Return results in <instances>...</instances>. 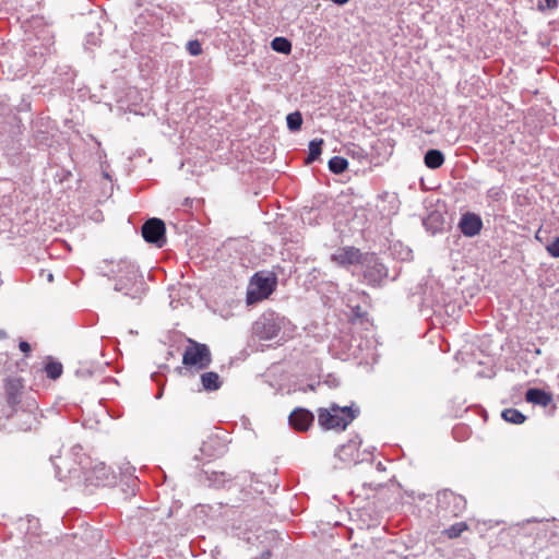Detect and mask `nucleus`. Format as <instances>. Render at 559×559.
Listing matches in <instances>:
<instances>
[{
	"instance_id": "1",
	"label": "nucleus",
	"mask_w": 559,
	"mask_h": 559,
	"mask_svg": "<svg viewBox=\"0 0 559 559\" xmlns=\"http://www.w3.org/2000/svg\"><path fill=\"white\" fill-rule=\"evenodd\" d=\"M187 343L182 353L181 366L174 368L173 372L190 381L198 378L199 384H222L219 373L207 370L212 364L209 345L193 338H188Z\"/></svg>"
},
{
	"instance_id": "2",
	"label": "nucleus",
	"mask_w": 559,
	"mask_h": 559,
	"mask_svg": "<svg viewBox=\"0 0 559 559\" xmlns=\"http://www.w3.org/2000/svg\"><path fill=\"white\" fill-rule=\"evenodd\" d=\"M109 272L112 274L116 292L132 299H141L145 295L147 285L143 273L134 262L120 260L117 263H111Z\"/></svg>"
},
{
	"instance_id": "3",
	"label": "nucleus",
	"mask_w": 559,
	"mask_h": 559,
	"mask_svg": "<svg viewBox=\"0 0 559 559\" xmlns=\"http://www.w3.org/2000/svg\"><path fill=\"white\" fill-rule=\"evenodd\" d=\"M359 281L371 287L382 288L388 281H396L399 273L390 277V269L384 259L374 252H365L362 262L357 271H354Z\"/></svg>"
},
{
	"instance_id": "4",
	"label": "nucleus",
	"mask_w": 559,
	"mask_h": 559,
	"mask_svg": "<svg viewBox=\"0 0 559 559\" xmlns=\"http://www.w3.org/2000/svg\"><path fill=\"white\" fill-rule=\"evenodd\" d=\"M278 285L277 274L269 270L254 272L248 283L246 293L247 306L257 305L270 298Z\"/></svg>"
},
{
	"instance_id": "5",
	"label": "nucleus",
	"mask_w": 559,
	"mask_h": 559,
	"mask_svg": "<svg viewBox=\"0 0 559 559\" xmlns=\"http://www.w3.org/2000/svg\"><path fill=\"white\" fill-rule=\"evenodd\" d=\"M318 424L324 430H344L357 417L359 408L352 406L341 407L331 404L329 407L318 409Z\"/></svg>"
},
{
	"instance_id": "6",
	"label": "nucleus",
	"mask_w": 559,
	"mask_h": 559,
	"mask_svg": "<svg viewBox=\"0 0 559 559\" xmlns=\"http://www.w3.org/2000/svg\"><path fill=\"white\" fill-rule=\"evenodd\" d=\"M290 321L280 313L267 310L263 312L253 323L252 332L263 341H271L280 336L281 332L285 334L286 328Z\"/></svg>"
},
{
	"instance_id": "7",
	"label": "nucleus",
	"mask_w": 559,
	"mask_h": 559,
	"mask_svg": "<svg viewBox=\"0 0 559 559\" xmlns=\"http://www.w3.org/2000/svg\"><path fill=\"white\" fill-rule=\"evenodd\" d=\"M423 302L430 307L435 314L441 316L449 313V308L455 311L456 305L452 302L450 296L443 290L442 285L435 283L424 292Z\"/></svg>"
},
{
	"instance_id": "8",
	"label": "nucleus",
	"mask_w": 559,
	"mask_h": 559,
	"mask_svg": "<svg viewBox=\"0 0 559 559\" xmlns=\"http://www.w3.org/2000/svg\"><path fill=\"white\" fill-rule=\"evenodd\" d=\"M107 367V364L104 366L95 362H83L79 365L74 373L78 381H92L97 384H119L116 378L105 374Z\"/></svg>"
},
{
	"instance_id": "9",
	"label": "nucleus",
	"mask_w": 559,
	"mask_h": 559,
	"mask_svg": "<svg viewBox=\"0 0 559 559\" xmlns=\"http://www.w3.org/2000/svg\"><path fill=\"white\" fill-rule=\"evenodd\" d=\"M362 441L359 437L350 439L347 443L341 445L336 455L347 464H357L359 462L371 461L372 451L369 448L360 449Z\"/></svg>"
},
{
	"instance_id": "10",
	"label": "nucleus",
	"mask_w": 559,
	"mask_h": 559,
	"mask_svg": "<svg viewBox=\"0 0 559 559\" xmlns=\"http://www.w3.org/2000/svg\"><path fill=\"white\" fill-rule=\"evenodd\" d=\"M141 235L147 243L156 248L164 247L167 241L165 222L158 217L146 219L141 227Z\"/></svg>"
},
{
	"instance_id": "11",
	"label": "nucleus",
	"mask_w": 559,
	"mask_h": 559,
	"mask_svg": "<svg viewBox=\"0 0 559 559\" xmlns=\"http://www.w3.org/2000/svg\"><path fill=\"white\" fill-rule=\"evenodd\" d=\"M364 257L365 252H361L360 249L353 246H346L340 248L335 253H333L331 260L342 267L354 265L356 267L355 271H357Z\"/></svg>"
},
{
	"instance_id": "12",
	"label": "nucleus",
	"mask_w": 559,
	"mask_h": 559,
	"mask_svg": "<svg viewBox=\"0 0 559 559\" xmlns=\"http://www.w3.org/2000/svg\"><path fill=\"white\" fill-rule=\"evenodd\" d=\"M484 222L478 213L466 211L461 214L457 228L464 237L473 238L480 234Z\"/></svg>"
},
{
	"instance_id": "13",
	"label": "nucleus",
	"mask_w": 559,
	"mask_h": 559,
	"mask_svg": "<svg viewBox=\"0 0 559 559\" xmlns=\"http://www.w3.org/2000/svg\"><path fill=\"white\" fill-rule=\"evenodd\" d=\"M445 211L439 209L431 210L426 217L423 218V226L432 236L445 231Z\"/></svg>"
},
{
	"instance_id": "14",
	"label": "nucleus",
	"mask_w": 559,
	"mask_h": 559,
	"mask_svg": "<svg viewBox=\"0 0 559 559\" xmlns=\"http://www.w3.org/2000/svg\"><path fill=\"white\" fill-rule=\"evenodd\" d=\"M49 120L40 118L33 126V141L37 147H49L52 142V134L48 130Z\"/></svg>"
},
{
	"instance_id": "15",
	"label": "nucleus",
	"mask_w": 559,
	"mask_h": 559,
	"mask_svg": "<svg viewBox=\"0 0 559 559\" xmlns=\"http://www.w3.org/2000/svg\"><path fill=\"white\" fill-rule=\"evenodd\" d=\"M313 421V415L307 409H295L289 416L290 425L299 431H306Z\"/></svg>"
},
{
	"instance_id": "16",
	"label": "nucleus",
	"mask_w": 559,
	"mask_h": 559,
	"mask_svg": "<svg viewBox=\"0 0 559 559\" xmlns=\"http://www.w3.org/2000/svg\"><path fill=\"white\" fill-rule=\"evenodd\" d=\"M43 371L51 381H57L63 373V365L53 356H46L43 361Z\"/></svg>"
},
{
	"instance_id": "17",
	"label": "nucleus",
	"mask_w": 559,
	"mask_h": 559,
	"mask_svg": "<svg viewBox=\"0 0 559 559\" xmlns=\"http://www.w3.org/2000/svg\"><path fill=\"white\" fill-rule=\"evenodd\" d=\"M324 140L321 138H314L308 143V153L305 157L304 163L306 165H311L316 162L321 160V155L323 151Z\"/></svg>"
},
{
	"instance_id": "18",
	"label": "nucleus",
	"mask_w": 559,
	"mask_h": 559,
	"mask_svg": "<svg viewBox=\"0 0 559 559\" xmlns=\"http://www.w3.org/2000/svg\"><path fill=\"white\" fill-rule=\"evenodd\" d=\"M445 160L443 152L439 148H428L424 154V164L431 170L439 169Z\"/></svg>"
},
{
	"instance_id": "19",
	"label": "nucleus",
	"mask_w": 559,
	"mask_h": 559,
	"mask_svg": "<svg viewBox=\"0 0 559 559\" xmlns=\"http://www.w3.org/2000/svg\"><path fill=\"white\" fill-rule=\"evenodd\" d=\"M346 155L350 156L353 159H356L361 166L370 165L371 163L368 153L358 144L353 143L347 146Z\"/></svg>"
},
{
	"instance_id": "20",
	"label": "nucleus",
	"mask_w": 559,
	"mask_h": 559,
	"mask_svg": "<svg viewBox=\"0 0 559 559\" xmlns=\"http://www.w3.org/2000/svg\"><path fill=\"white\" fill-rule=\"evenodd\" d=\"M526 401L542 406H547L551 402V395L540 389H531L526 393Z\"/></svg>"
},
{
	"instance_id": "21",
	"label": "nucleus",
	"mask_w": 559,
	"mask_h": 559,
	"mask_svg": "<svg viewBox=\"0 0 559 559\" xmlns=\"http://www.w3.org/2000/svg\"><path fill=\"white\" fill-rule=\"evenodd\" d=\"M270 47L275 52L289 55L292 52L293 45L290 39L287 37L276 36L271 40Z\"/></svg>"
},
{
	"instance_id": "22",
	"label": "nucleus",
	"mask_w": 559,
	"mask_h": 559,
	"mask_svg": "<svg viewBox=\"0 0 559 559\" xmlns=\"http://www.w3.org/2000/svg\"><path fill=\"white\" fill-rule=\"evenodd\" d=\"M348 166L349 163L347 158L338 155L331 157L328 162V168L334 175H342L347 170Z\"/></svg>"
},
{
	"instance_id": "23",
	"label": "nucleus",
	"mask_w": 559,
	"mask_h": 559,
	"mask_svg": "<svg viewBox=\"0 0 559 559\" xmlns=\"http://www.w3.org/2000/svg\"><path fill=\"white\" fill-rule=\"evenodd\" d=\"M302 122H304V118L299 110L289 112L286 116L287 129L293 133L299 132L301 130Z\"/></svg>"
},
{
	"instance_id": "24",
	"label": "nucleus",
	"mask_w": 559,
	"mask_h": 559,
	"mask_svg": "<svg viewBox=\"0 0 559 559\" xmlns=\"http://www.w3.org/2000/svg\"><path fill=\"white\" fill-rule=\"evenodd\" d=\"M102 31L98 23L95 24L94 29L87 32L85 36L84 46L86 49H90L93 46H98L100 44Z\"/></svg>"
},
{
	"instance_id": "25",
	"label": "nucleus",
	"mask_w": 559,
	"mask_h": 559,
	"mask_svg": "<svg viewBox=\"0 0 559 559\" xmlns=\"http://www.w3.org/2000/svg\"><path fill=\"white\" fill-rule=\"evenodd\" d=\"M502 418L511 424H523L525 416L515 408H507L501 413Z\"/></svg>"
},
{
	"instance_id": "26",
	"label": "nucleus",
	"mask_w": 559,
	"mask_h": 559,
	"mask_svg": "<svg viewBox=\"0 0 559 559\" xmlns=\"http://www.w3.org/2000/svg\"><path fill=\"white\" fill-rule=\"evenodd\" d=\"M349 308L353 322L364 323V321L368 320V312L360 305L349 306Z\"/></svg>"
},
{
	"instance_id": "27",
	"label": "nucleus",
	"mask_w": 559,
	"mask_h": 559,
	"mask_svg": "<svg viewBox=\"0 0 559 559\" xmlns=\"http://www.w3.org/2000/svg\"><path fill=\"white\" fill-rule=\"evenodd\" d=\"M559 5V0H538L536 10L540 13H545L548 10H555Z\"/></svg>"
},
{
	"instance_id": "28",
	"label": "nucleus",
	"mask_w": 559,
	"mask_h": 559,
	"mask_svg": "<svg viewBox=\"0 0 559 559\" xmlns=\"http://www.w3.org/2000/svg\"><path fill=\"white\" fill-rule=\"evenodd\" d=\"M186 49L191 56L197 57L202 53V44L199 39H190L186 44Z\"/></svg>"
},
{
	"instance_id": "29",
	"label": "nucleus",
	"mask_w": 559,
	"mask_h": 559,
	"mask_svg": "<svg viewBox=\"0 0 559 559\" xmlns=\"http://www.w3.org/2000/svg\"><path fill=\"white\" fill-rule=\"evenodd\" d=\"M466 530H467V525L463 522H460V523H456V524L452 525L451 527H449L445 531V534L450 538H456Z\"/></svg>"
},
{
	"instance_id": "30",
	"label": "nucleus",
	"mask_w": 559,
	"mask_h": 559,
	"mask_svg": "<svg viewBox=\"0 0 559 559\" xmlns=\"http://www.w3.org/2000/svg\"><path fill=\"white\" fill-rule=\"evenodd\" d=\"M546 251L551 258L559 259V236L554 237L546 245Z\"/></svg>"
},
{
	"instance_id": "31",
	"label": "nucleus",
	"mask_w": 559,
	"mask_h": 559,
	"mask_svg": "<svg viewBox=\"0 0 559 559\" xmlns=\"http://www.w3.org/2000/svg\"><path fill=\"white\" fill-rule=\"evenodd\" d=\"M496 371L492 366L481 367L476 371V376L481 379H492Z\"/></svg>"
},
{
	"instance_id": "32",
	"label": "nucleus",
	"mask_w": 559,
	"mask_h": 559,
	"mask_svg": "<svg viewBox=\"0 0 559 559\" xmlns=\"http://www.w3.org/2000/svg\"><path fill=\"white\" fill-rule=\"evenodd\" d=\"M164 370L170 371L167 366H162L158 371L151 373V379L156 382V384H163L162 377L164 376Z\"/></svg>"
},
{
	"instance_id": "33",
	"label": "nucleus",
	"mask_w": 559,
	"mask_h": 559,
	"mask_svg": "<svg viewBox=\"0 0 559 559\" xmlns=\"http://www.w3.org/2000/svg\"><path fill=\"white\" fill-rule=\"evenodd\" d=\"M19 348L24 355H28L32 352L31 344L25 340H20Z\"/></svg>"
},
{
	"instance_id": "34",
	"label": "nucleus",
	"mask_w": 559,
	"mask_h": 559,
	"mask_svg": "<svg viewBox=\"0 0 559 559\" xmlns=\"http://www.w3.org/2000/svg\"><path fill=\"white\" fill-rule=\"evenodd\" d=\"M57 177H59L60 182H63L72 177V173L69 169H61V171L57 174Z\"/></svg>"
},
{
	"instance_id": "35",
	"label": "nucleus",
	"mask_w": 559,
	"mask_h": 559,
	"mask_svg": "<svg viewBox=\"0 0 559 559\" xmlns=\"http://www.w3.org/2000/svg\"><path fill=\"white\" fill-rule=\"evenodd\" d=\"M16 108H17V111H20V112L28 111V110H31V103L23 98Z\"/></svg>"
},
{
	"instance_id": "36",
	"label": "nucleus",
	"mask_w": 559,
	"mask_h": 559,
	"mask_svg": "<svg viewBox=\"0 0 559 559\" xmlns=\"http://www.w3.org/2000/svg\"><path fill=\"white\" fill-rule=\"evenodd\" d=\"M145 23L146 16L144 15V13H139L138 16L134 19V24L139 26V28L141 29Z\"/></svg>"
},
{
	"instance_id": "37",
	"label": "nucleus",
	"mask_w": 559,
	"mask_h": 559,
	"mask_svg": "<svg viewBox=\"0 0 559 559\" xmlns=\"http://www.w3.org/2000/svg\"><path fill=\"white\" fill-rule=\"evenodd\" d=\"M401 254V259L403 261H409L413 259V251L412 249L409 248H406L403 252L400 253Z\"/></svg>"
},
{
	"instance_id": "38",
	"label": "nucleus",
	"mask_w": 559,
	"mask_h": 559,
	"mask_svg": "<svg viewBox=\"0 0 559 559\" xmlns=\"http://www.w3.org/2000/svg\"><path fill=\"white\" fill-rule=\"evenodd\" d=\"M5 338H8L7 331L3 329H0V340H5Z\"/></svg>"
},
{
	"instance_id": "39",
	"label": "nucleus",
	"mask_w": 559,
	"mask_h": 559,
	"mask_svg": "<svg viewBox=\"0 0 559 559\" xmlns=\"http://www.w3.org/2000/svg\"><path fill=\"white\" fill-rule=\"evenodd\" d=\"M3 384L5 385H9V384H13V380H11L9 377H5L3 380H2Z\"/></svg>"
},
{
	"instance_id": "40",
	"label": "nucleus",
	"mask_w": 559,
	"mask_h": 559,
	"mask_svg": "<svg viewBox=\"0 0 559 559\" xmlns=\"http://www.w3.org/2000/svg\"><path fill=\"white\" fill-rule=\"evenodd\" d=\"M103 177L109 181H111V176L107 171H103Z\"/></svg>"
},
{
	"instance_id": "41",
	"label": "nucleus",
	"mask_w": 559,
	"mask_h": 559,
	"mask_svg": "<svg viewBox=\"0 0 559 559\" xmlns=\"http://www.w3.org/2000/svg\"><path fill=\"white\" fill-rule=\"evenodd\" d=\"M134 5L136 9H140L142 7V0H134Z\"/></svg>"
},
{
	"instance_id": "42",
	"label": "nucleus",
	"mask_w": 559,
	"mask_h": 559,
	"mask_svg": "<svg viewBox=\"0 0 559 559\" xmlns=\"http://www.w3.org/2000/svg\"><path fill=\"white\" fill-rule=\"evenodd\" d=\"M316 384L321 385V384H331V383H330V381L325 380V381H323V383H321V381H318Z\"/></svg>"
},
{
	"instance_id": "43",
	"label": "nucleus",
	"mask_w": 559,
	"mask_h": 559,
	"mask_svg": "<svg viewBox=\"0 0 559 559\" xmlns=\"http://www.w3.org/2000/svg\"><path fill=\"white\" fill-rule=\"evenodd\" d=\"M97 468H99V471H104V469H105V466H104L103 464H99V465L97 466Z\"/></svg>"
},
{
	"instance_id": "44",
	"label": "nucleus",
	"mask_w": 559,
	"mask_h": 559,
	"mask_svg": "<svg viewBox=\"0 0 559 559\" xmlns=\"http://www.w3.org/2000/svg\"><path fill=\"white\" fill-rule=\"evenodd\" d=\"M52 280H53V275L50 273V274L48 275V281H49V282H51Z\"/></svg>"
},
{
	"instance_id": "45",
	"label": "nucleus",
	"mask_w": 559,
	"mask_h": 559,
	"mask_svg": "<svg viewBox=\"0 0 559 559\" xmlns=\"http://www.w3.org/2000/svg\"><path fill=\"white\" fill-rule=\"evenodd\" d=\"M454 311L452 310V308H449V313H447L448 316H451Z\"/></svg>"
},
{
	"instance_id": "46",
	"label": "nucleus",
	"mask_w": 559,
	"mask_h": 559,
	"mask_svg": "<svg viewBox=\"0 0 559 559\" xmlns=\"http://www.w3.org/2000/svg\"><path fill=\"white\" fill-rule=\"evenodd\" d=\"M207 389H217L218 386L217 385H214V386H206Z\"/></svg>"
}]
</instances>
